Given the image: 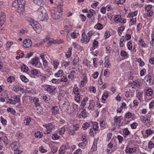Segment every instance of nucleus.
Wrapping results in <instances>:
<instances>
[{
	"label": "nucleus",
	"instance_id": "obj_1",
	"mask_svg": "<svg viewBox=\"0 0 154 154\" xmlns=\"http://www.w3.org/2000/svg\"><path fill=\"white\" fill-rule=\"evenodd\" d=\"M38 18L41 21H46L48 19L47 11L44 8L39 9L37 12Z\"/></svg>",
	"mask_w": 154,
	"mask_h": 154
},
{
	"label": "nucleus",
	"instance_id": "obj_2",
	"mask_svg": "<svg viewBox=\"0 0 154 154\" xmlns=\"http://www.w3.org/2000/svg\"><path fill=\"white\" fill-rule=\"evenodd\" d=\"M62 14V12H58L57 11V10L54 11L52 10L51 12V17L55 20L59 19L61 16Z\"/></svg>",
	"mask_w": 154,
	"mask_h": 154
},
{
	"label": "nucleus",
	"instance_id": "obj_3",
	"mask_svg": "<svg viewBox=\"0 0 154 154\" xmlns=\"http://www.w3.org/2000/svg\"><path fill=\"white\" fill-rule=\"evenodd\" d=\"M31 63L33 66H37L38 68L42 66L41 63L39 62V58L37 57L32 58Z\"/></svg>",
	"mask_w": 154,
	"mask_h": 154
},
{
	"label": "nucleus",
	"instance_id": "obj_4",
	"mask_svg": "<svg viewBox=\"0 0 154 154\" xmlns=\"http://www.w3.org/2000/svg\"><path fill=\"white\" fill-rule=\"evenodd\" d=\"M81 92L79 90V89L78 88L76 87L74 88L73 90V92L75 95V100L77 102H79L80 100V92Z\"/></svg>",
	"mask_w": 154,
	"mask_h": 154
},
{
	"label": "nucleus",
	"instance_id": "obj_5",
	"mask_svg": "<svg viewBox=\"0 0 154 154\" xmlns=\"http://www.w3.org/2000/svg\"><path fill=\"white\" fill-rule=\"evenodd\" d=\"M57 88L54 86H49L47 89V91L51 95H54L56 92Z\"/></svg>",
	"mask_w": 154,
	"mask_h": 154
},
{
	"label": "nucleus",
	"instance_id": "obj_6",
	"mask_svg": "<svg viewBox=\"0 0 154 154\" xmlns=\"http://www.w3.org/2000/svg\"><path fill=\"white\" fill-rule=\"evenodd\" d=\"M66 145H62L60 149L59 152L60 154H64L66 150L70 148V146L69 145V143H67Z\"/></svg>",
	"mask_w": 154,
	"mask_h": 154
},
{
	"label": "nucleus",
	"instance_id": "obj_7",
	"mask_svg": "<svg viewBox=\"0 0 154 154\" xmlns=\"http://www.w3.org/2000/svg\"><path fill=\"white\" fill-rule=\"evenodd\" d=\"M26 2L25 0H15L13 3L12 6L17 8L19 5H20L22 4H24Z\"/></svg>",
	"mask_w": 154,
	"mask_h": 154
},
{
	"label": "nucleus",
	"instance_id": "obj_8",
	"mask_svg": "<svg viewBox=\"0 0 154 154\" xmlns=\"http://www.w3.org/2000/svg\"><path fill=\"white\" fill-rule=\"evenodd\" d=\"M32 27L36 31L40 29V25L36 21H34L31 24H30Z\"/></svg>",
	"mask_w": 154,
	"mask_h": 154
},
{
	"label": "nucleus",
	"instance_id": "obj_9",
	"mask_svg": "<svg viewBox=\"0 0 154 154\" xmlns=\"http://www.w3.org/2000/svg\"><path fill=\"white\" fill-rule=\"evenodd\" d=\"M26 4V2L24 4H22L18 6V8L17 10V12L19 13L20 15L23 14L25 11L24 7L25 5Z\"/></svg>",
	"mask_w": 154,
	"mask_h": 154
},
{
	"label": "nucleus",
	"instance_id": "obj_10",
	"mask_svg": "<svg viewBox=\"0 0 154 154\" xmlns=\"http://www.w3.org/2000/svg\"><path fill=\"white\" fill-rule=\"evenodd\" d=\"M137 151V148L134 147L133 148H130L127 146L125 149V152L127 153L132 154L133 153H135Z\"/></svg>",
	"mask_w": 154,
	"mask_h": 154
},
{
	"label": "nucleus",
	"instance_id": "obj_11",
	"mask_svg": "<svg viewBox=\"0 0 154 154\" xmlns=\"http://www.w3.org/2000/svg\"><path fill=\"white\" fill-rule=\"evenodd\" d=\"M23 46L25 48H28L30 47L32 45V42L31 40L29 39H26L23 41Z\"/></svg>",
	"mask_w": 154,
	"mask_h": 154
},
{
	"label": "nucleus",
	"instance_id": "obj_12",
	"mask_svg": "<svg viewBox=\"0 0 154 154\" xmlns=\"http://www.w3.org/2000/svg\"><path fill=\"white\" fill-rule=\"evenodd\" d=\"M90 40V37L86 36L85 32H83L82 33V38L81 39V41L83 42L82 43H84V42H87L88 43L89 42Z\"/></svg>",
	"mask_w": 154,
	"mask_h": 154
},
{
	"label": "nucleus",
	"instance_id": "obj_13",
	"mask_svg": "<svg viewBox=\"0 0 154 154\" xmlns=\"http://www.w3.org/2000/svg\"><path fill=\"white\" fill-rule=\"evenodd\" d=\"M29 74L31 75V76H35L36 75L37 76H38V75L40 72L39 71L36 69H33L29 71Z\"/></svg>",
	"mask_w": 154,
	"mask_h": 154
},
{
	"label": "nucleus",
	"instance_id": "obj_14",
	"mask_svg": "<svg viewBox=\"0 0 154 154\" xmlns=\"http://www.w3.org/2000/svg\"><path fill=\"white\" fill-rule=\"evenodd\" d=\"M144 89V91H145L146 95L148 96H151L153 93L152 90L151 88L148 87H146Z\"/></svg>",
	"mask_w": 154,
	"mask_h": 154
},
{
	"label": "nucleus",
	"instance_id": "obj_15",
	"mask_svg": "<svg viewBox=\"0 0 154 154\" xmlns=\"http://www.w3.org/2000/svg\"><path fill=\"white\" fill-rule=\"evenodd\" d=\"M151 80V76L149 75H146L144 79V81L146 82V85H149Z\"/></svg>",
	"mask_w": 154,
	"mask_h": 154
},
{
	"label": "nucleus",
	"instance_id": "obj_16",
	"mask_svg": "<svg viewBox=\"0 0 154 154\" xmlns=\"http://www.w3.org/2000/svg\"><path fill=\"white\" fill-rule=\"evenodd\" d=\"M52 112L54 115L58 114L59 113V109L57 106L53 107L51 109Z\"/></svg>",
	"mask_w": 154,
	"mask_h": 154
},
{
	"label": "nucleus",
	"instance_id": "obj_17",
	"mask_svg": "<svg viewBox=\"0 0 154 154\" xmlns=\"http://www.w3.org/2000/svg\"><path fill=\"white\" fill-rule=\"evenodd\" d=\"M43 126L46 128L47 129L52 130L54 127V124L53 122L49 123L48 124L43 125Z\"/></svg>",
	"mask_w": 154,
	"mask_h": 154
},
{
	"label": "nucleus",
	"instance_id": "obj_18",
	"mask_svg": "<svg viewBox=\"0 0 154 154\" xmlns=\"http://www.w3.org/2000/svg\"><path fill=\"white\" fill-rule=\"evenodd\" d=\"M88 12V13L87 14V16L89 18L96 14L95 11L93 9L90 10Z\"/></svg>",
	"mask_w": 154,
	"mask_h": 154
},
{
	"label": "nucleus",
	"instance_id": "obj_19",
	"mask_svg": "<svg viewBox=\"0 0 154 154\" xmlns=\"http://www.w3.org/2000/svg\"><path fill=\"white\" fill-rule=\"evenodd\" d=\"M19 143L17 142H14L11 143V146L14 150L18 149L19 146Z\"/></svg>",
	"mask_w": 154,
	"mask_h": 154
},
{
	"label": "nucleus",
	"instance_id": "obj_20",
	"mask_svg": "<svg viewBox=\"0 0 154 154\" xmlns=\"http://www.w3.org/2000/svg\"><path fill=\"white\" fill-rule=\"evenodd\" d=\"M121 117V116H116L115 117L114 119L115 125H117L118 123H119V124H120V123L121 122V120L122 119Z\"/></svg>",
	"mask_w": 154,
	"mask_h": 154
},
{
	"label": "nucleus",
	"instance_id": "obj_21",
	"mask_svg": "<svg viewBox=\"0 0 154 154\" xmlns=\"http://www.w3.org/2000/svg\"><path fill=\"white\" fill-rule=\"evenodd\" d=\"M64 73L62 70H59L57 73L55 74L54 75L56 77H62Z\"/></svg>",
	"mask_w": 154,
	"mask_h": 154
},
{
	"label": "nucleus",
	"instance_id": "obj_22",
	"mask_svg": "<svg viewBox=\"0 0 154 154\" xmlns=\"http://www.w3.org/2000/svg\"><path fill=\"white\" fill-rule=\"evenodd\" d=\"M13 90L14 91L16 92H18L19 91L23 92L24 89L23 88H21L19 86L16 85L14 87Z\"/></svg>",
	"mask_w": 154,
	"mask_h": 154
},
{
	"label": "nucleus",
	"instance_id": "obj_23",
	"mask_svg": "<svg viewBox=\"0 0 154 154\" xmlns=\"http://www.w3.org/2000/svg\"><path fill=\"white\" fill-rule=\"evenodd\" d=\"M94 101L91 100L89 101V105L88 107L89 109H91L92 110H93L94 109Z\"/></svg>",
	"mask_w": 154,
	"mask_h": 154
},
{
	"label": "nucleus",
	"instance_id": "obj_24",
	"mask_svg": "<svg viewBox=\"0 0 154 154\" xmlns=\"http://www.w3.org/2000/svg\"><path fill=\"white\" fill-rule=\"evenodd\" d=\"M136 60L139 63V66L142 67L145 65V63L140 58H136Z\"/></svg>",
	"mask_w": 154,
	"mask_h": 154
},
{
	"label": "nucleus",
	"instance_id": "obj_25",
	"mask_svg": "<svg viewBox=\"0 0 154 154\" xmlns=\"http://www.w3.org/2000/svg\"><path fill=\"white\" fill-rule=\"evenodd\" d=\"M105 66L106 67L108 68L110 64L109 62V58L108 56H106L105 58Z\"/></svg>",
	"mask_w": 154,
	"mask_h": 154
},
{
	"label": "nucleus",
	"instance_id": "obj_26",
	"mask_svg": "<svg viewBox=\"0 0 154 154\" xmlns=\"http://www.w3.org/2000/svg\"><path fill=\"white\" fill-rule=\"evenodd\" d=\"M140 119L142 122H145V121H147V122H150V121L148 118L144 116H141L140 117Z\"/></svg>",
	"mask_w": 154,
	"mask_h": 154
},
{
	"label": "nucleus",
	"instance_id": "obj_27",
	"mask_svg": "<svg viewBox=\"0 0 154 154\" xmlns=\"http://www.w3.org/2000/svg\"><path fill=\"white\" fill-rule=\"evenodd\" d=\"M34 3L38 5L41 6L44 4L43 0H33Z\"/></svg>",
	"mask_w": 154,
	"mask_h": 154
},
{
	"label": "nucleus",
	"instance_id": "obj_28",
	"mask_svg": "<svg viewBox=\"0 0 154 154\" xmlns=\"http://www.w3.org/2000/svg\"><path fill=\"white\" fill-rule=\"evenodd\" d=\"M138 45H141L142 47L143 48H145L146 47L145 45L146 44L142 39L140 38L138 40Z\"/></svg>",
	"mask_w": 154,
	"mask_h": 154
},
{
	"label": "nucleus",
	"instance_id": "obj_29",
	"mask_svg": "<svg viewBox=\"0 0 154 154\" xmlns=\"http://www.w3.org/2000/svg\"><path fill=\"white\" fill-rule=\"evenodd\" d=\"M33 101L35 103V106L37 107L39 106L40 105L39 103H38L39 100L38 98L37 97H34L33 99Z\"/></svg>",
	"mask_w": 154,
	"mask_h": 154
},
{
	"label": "nucleus",
	"instance_id": "obj_30",
	"mask_svg": "<svg viewBox=\"0 0 154 154\" xmlns=\"http://www.w3.org/2000/svg\"><path fill=\"white\" fill-rule=\"evenodd\" d=\"M72 48H69L68 51L66 54V56L67 57H70L72 55Z\"/></svg>",
	"mask_w": 154,
	"mask_h": 154
},
{
	"label": "nucleus",
	"instance_id": "obj_31",
	"mask_svg": "<svg viewBox=\"0 0 154 154\" xmlns=\"http://www.w3.org/2000/svg\"><path fill=\"white\" fill-rule=\"evenodd\" d=\"M21 70L24 72H26L28 70V68L26 65H23L21 67Z\"/></svg>",
	"mask_w": 154,
	"mask_h": 154
},
{
	"label": "nucleus",
	"instance_id": "obj_32",
	"mask_svg": "<svg viewBox=\"0 0 154 154\" xmlns=\"http://www.w3.org/2000/svg\"><path fill=\"white\" fill-rule=\"evenodd\" d=\"M35 137L40 138L43 136V134L42 132H40L39 131H38L37 132L35 133Z\"/></svg>",
	"mask_w": 154,
	"mask_h": 154
},
{
	"label": "nucleus",
	"instance_id": "obj_33",
	"mask_svg": "<svg viewBox=\"0 0 154 154\" xmlns=\"http://www.w3.org/2000/svg\"><path fill=\"white\" fill-rule=\"evenodd\" d=\"M79 125L78 124H75L71 125L70 128H71L74 131H76L79 129Z\"/></svg>",
	"mask_w": 154,
	"mask_h": 154
},
{
	"label": "nucleus",
	"instance_id": "obj_34",
	"mask_svg": "<svg viewBox=\"0 0 154 154\" xmlns=\"http://www.w3.org/2000/svg\"><path fill=\"white\" fill-rule=\"evenodd\" d=\"M59 134L60 135H63L65 131V129L64 127L58 129Z\"/></svg>",
	"mask_w": 154,
	"mask_h": 154
},
{
	"label": "nucleus",
	"instance_id": "obj_35",
	"mask_svg": "<svg viewBox=\"0 0 154 154\" xmlns=\"http://www.w3.org/2000/svg\"><path fill=\"white\" fill-rule=\"evenodd\" d=\"M6 144L7 145L8 144L10 141L8 139L7 137L6 136H5L2 139V141Z\"/></svg>",
	"mask_w": 154,
	"mask_h": 154
},
{
	"label": "nucleus",
	"instance_id": "obj_36",
	"mask_svg": "<svg viewBox=\"0 0 154 154\" xmlns=\"http://www.w3.org/2000/svg\"><path fill=\"white\" fill-rule=\"evenodd\" d=\"M151 40L150 41L151 45L153 46L154 42V31H153L151 35Z\"/></svg>",
	"mask_w": 154,
	"mask_h": 154
},
{
	"label": "nucleus",
	"instance_id": "obj_37",
	"mask_svg": "<svg viewBox=\"0 0 154 154\" xmlns=\"http://www.w3.org/2000/svg\"><path fill=\"white\" fill-rule=\"evenodd\" d=\"M50 41L51 42V44H59L62 43V41L58 40H54V39H52L50 40Z\"/></svg>",
	"mask_w": 154,
	"mask_h": 154
},
{
	"label": "nucleus",
	"instance_id": "obj_38",
	"mask_svg": "<svg viewBox=\"0 0 154 154\" xmlns=\"http://www.w3.org/2000/svg\"><path fill=\"white\" fill-rule=\"evenodd\" d=\"M131 86L133 85L137 87L139 86L140 85V83L138 81V79H137L135 81H133V83H131Z\"/></svg>",
	"mask_w": 154,
	"mask_h": 154
},
{
	"label": "nucleus",
	"instance_id": "obj_39",
	"mask_svg": "<svg viewBox=\"0 0 154 154\" xmlns=\"http://www.w3.org/2000/svg\"><path fill=\"white\" fill-rule=\"evenodd\" d=\"M94 28L99 30L103 28V26L102 24L100 23H97L94 26Z\"/></svg>",
	"mask_w": 154,
	"mask_h": 154
},
{
	"label": "nucleus",
	"instance_id": "obj_40",
	"mask_svg": "<svg viewBox=\"0 0 154 154\" xmlns=\"http://www.w3.org/2000/svg\"><path fill=\"white\" fill-rule=\"evenodd\" d=\"M93 128L94 129V131H96L97 130H98V123L96 122H94L93 123Z\"/></svg>",
	"mask_w": 154,
	"mask_h": 154
},
{
	"label": "nucleus",
	"instance_id": "obj_41",
	"mask_svg": "<svg viewBox=\"0 0 154 154\" xmlns=\"http://www.w3.org/2000/svg\"><path fill=\"white\" fill-rule=\"evenodd\" d=\"M132 41H131L128 42L127 44V46L128 50H132Z\"/></svg>",
	"mask_w": 154,
	"mask_h": 154
},
{
	"label": "nucleus",
	"instance_id": "obj_42",
	"mask_svg": "<svg viewBox=\"0 0 154 154\" xmlns=\"http://www.w3.org/2000/svg\"><path fill=\"white\" fill-rule=\"evenodd\" d=\"M59 64V62L57 60H55L53 61V65L54 66V68L55 69H57L58 67V66Z\"/></svg>",
	"mask_w": 154,
	"mask_h": 154
},
{
	"label": "nucleus",
	"instance_id": "obj_43",
	"mask_svg": "<svg viewBox=\"0 0 154 154\" xmlns=\"http://www.w3.org/2000/svg\"><path fill=\"white\" fill-rule=\"evenodd\" d=\"M148 147L149 149H151L154 147V143L151 141H149L148 143Z\"/></svg>",
	"mask_w": 154,
	"mask_h": 154
},
{
	"label": "nucleus",
	"instance_id": "obj_44",
	"mask_svg": "<svg viewBox=\"0 0 154 154\" xmlns=\"http://www.w3.org/2000/svg\"><path fill=\"white\" fill-rule=\"evenodd\" d=\"M42 99L45 102H48V103H50V98L49 97H48L46 96H43L42 97Z\"/></svg>",
	"mask_w": 154,
	"mask_h": 154
},
{
	"label": "nucleus",
	"instance_id": "obj_45",
	"mask_svg": "<svg viewBox=\"0 0 154 154\" xmlns=\"http://www.w3.org/2000/svg\"><path fill=\"white\" fill-rule=\"evenodd\" d=\"M20 78L22 81L25 82H27L28 81V80L24 75H21L20 76Z\"/></svg>",
	"mask_w": 154,
	"mask_h": 154
},
{
	"label": "nucleus",
	"instance_id": "obj_46",
	"mask_svg": "<svg viewBox=\"0 0 154 154\" xmlns=\"http://www.w3.org/2000/svg\"><path fill=\"white\" fill-rule=\"evenodd\" d=\"M15 78L14 76H11L9 77L7 79L8 82L10 83H12L15 81Z\"/></svg>",
	"mask_w": 154,
	"mask_h": 154
},
{
	"label": "nucleus",
	"instance_id": "obj_47",
	"mask_svg": "<svg viewBox=\"0 0 154 154\" xmlns=\"http://www.w3.org/2000/svg\"><path fill=\"white\" fill-rule=\"evenodd\" d=\"M108 94L107 92H105L102 95V99L103 100H105L108 97Z\"/></svg>",
	"mask_w": 154,
	"mask_h": 154
},
{
	"label": "nucleus",
	"instance_id": "obj_48",
	"mask_svg": "<svg viewBox=\"0 0 154 154\" xmlns=\"http://www.w3.org/2000/svg\"><path fill=\"white\" fill-rule=\"evenodd\" d=\"M31 122V118L28 117L27 118L25 119L24 121V123L26 125H27Z\"/></svg>",
	"mask_w": 154,
	"mask_h": 154
},
{
	"label": "nucleus",
	"instance_id": "obj_49",
	"mask_svg": "<svg viewBox=\"0 0 154 154\" xmlns=\"http://www.w3.org/2000/svg\"><path fill=\"white\" fill-rule=\"evenodd\" d=\"M120 55L122 57H125L128 55V54L125 51L122 50L121 51Z\"/></svg>",
	"mask_w": 154,
	"mask_h": 154
},
{
	"label": "nucleus",
	"instance_id": "obj_50",
	"mask_svg": "<svg viewBox=\"0 0 154 154\" xmlns=\"http://www.w3.org/2000/svg\"><path fill=\"white\" fill-rule=\"evenodd\" d=\"M25 19L26 20L28 21V22L30 23V24H31L34 21V20L30 18V17L27 16H26L25 17Z\"/></svg>",
	"mask_w": 154,
	"mask_h": 154
},
{
	"label": "nucleus",
	"instance_id": "obj_51",
	"mask_svg": "<svg viewBox=\"0 0 154 154\" xmlns=\"http://www.w3.org/2000/svg\"><path fill=\"white\" fill-rule=\"evenodd\" d=\"M152 133V131L149 129H148L146 131V133L147 136H149L151 135Z\"/></svg>",
	"mask_w": 154,
	"mask_h": 154
},
{
	"label": "nucleus",
	"instance_id": "obj_52",
	"mask_svg": "<svg viewBox=\"0 0 154 154\" xmlns=\"http://www.w3.org/2000/svg\"><path fill=\"white\" fill-rule=\"evenodd\" d=\"M86 145V144L84 142H82L80 143L78 146L79 147L84 149L85 148Z\"/></svg>",
	"mask_w": 154,
	"mask_h": 154
},
{
	"label": "nucleus",
	"instance_id": "obj_53",
	"mask_svg": "<svg viewBox=\"0 0 154 154\" xmlns=\"http://www.w3.org/2000/svg\"><path fill=\"white\" fill-rule=\"evenodd\" d=\"M0 118L1 120L2 124L4 125H6L7 124V120L5 119H4L2 116H1Z\"/></svg>",
	"mask_w": 154,
	"mask_h": 154
},
{
	"label": "nucleus",
	"instance_id": "obj_54",
	"mask_svg": "<svg viewBox=\"0 0 154 154\" xmlns=\"http://www.w3.org/2000/svg\"><path fill=\"white\" fill-rule=\"evenodd\" d=\"M122 38H121L120 40V46L121 47H123L124 45V44L123 43L124 39H123L124 36H122Z\"/></svg>",
	"mask_w": 154,
	"mask_h": 154
},
{
	"label": "nucleus",
	"instance_id": "obj_55",
	"mask_svg": "<svg viewBox=\"0 0 154 154\" xmlns=\"http://www.w3.org/2000/svg\"><path fill=\"white\" fill-rule=\"evenodd\" d=\"M146 73V69H143L140 71V75L141 76H143Z\"/></svg>",
	"mask_w": 154,
	"mask_h": 154
},
{
	"label": "nucleus",
	"instance_id": "obj_56",
	"mask_svg": "<svg viewBox=\"0 0 154 154\" xmlns=\"http://www.w3.org/2000/svg\"><path fill=\"white\" fill-rule=\"evenodd\" d=\"M7 103H10V104H15L16 103L14 100L11 99H8Z\"/></svg>",
	"mask_w": 154,
	"mask_h": 154
},
{
	"label": "nucleus",
	"instance_id": "obj_57",
	"mask_svg": "<svg viewBox=\"0 0 154 154\" xmlns=\"http://www.w3.org/2000/svg\"><path fill=\"white\" fill-rule=\"evenodd\" d=\"M117 138L119 140V143H122L123 140V137L119 135L117 137Z\"/></svg>",
	"mask_w": 154,
	"mask_h": 154
},
{
	"label": "nucleus",
	"instance_id": "obj_58",
	"mask_svg": "<svg viewBox=\"0 0 154 154\" xmlns=\"http://www.w3.org/2000/svg\"><path fill=\"white\" fill-rule=\"evenodd\" d=\"M69 103L68 101L67 100L66 101H64L62 105L63 107H65V106H67V108L69 109Z\"/></svg>",
	"mask_w": 154,
	"mask_h": 154
},
{
	"label": "nucleus",
	"instance_id": "obj_59",
	"mask_svg": "<svg viewBox=\"0 0 154 154\" xmlns=\"http://www.w3.org/2000/svg\"><path fill=\"white\" fill-rule=\"evenodd\" d=\"M138 124L136 122H134L131 125V128L133 129L136 128Z\"/></svg>",
	"mask_w": 154,
	"mask_h": 154
},
{
	"label": "nucleus",
	"instance_id": "obj_60",
	"mask_svg": "<svg viewBox=\"0 0 154 154\" xmlns=\"http://www.w3.org/2000/svg\"><path fill=\"white\" fill-rule=\"evenodd\" d=\"M14 100L15 101L16 103L20 101V99L19 96H15L14 97Z\"/></svg>",
	"mask_w": 154,
	"mask_h": 154
},
{
	"label": "nucleus",
	"instance_id": "obj_61",
	"mask_svg": "<svg viewBox=\"0 0 154 154\" xmlns=\"http://www.w3.org/2000/svg\"><path fill=\"white\" fill-rule=\"evenodd\" d=\"M52 137L53 140H56L59 139V136L57 134H54L52 135Z\"/></svg>",
	"mask_w": 154,
	"mask_h": 154
},
{
	"label": "nucleus",
	"instance_id": "obj_62",
	"mask_svg": "<svg viewBox=\"0 0 154 154\" xmlns=\"http://www.w3.org/2000/svg\"><path fill=\"white\" fill-rule=\"evenodd\" d=\"M51 152L53 153L56 152L57 150V148L56 146H53L51 148Z\"/></svg>",
	"mask_w": 154,
	"mask_h": 154
},
{
	"label": "nucleus",
	"instance_id": "obj_63",
	"mask_svg": "<svg viewBox=\"0 0 154 154\" xmlns=\"http://www.w3.org/2000/svg\"><path fill=\"white\" fill-rule=\"evenodd\" d=\"M125 2V0H119L117 2V4L119 6H120V5H123V3Z\"/></svg>",
	"mask_w": 154,
	"mask_h": 154
},
{
	"label": "nucleus",
	"instance_id": "obj_64",
	"mask_svg": "<svg viewBox=\"0 0 154 154\" xmlns=\"http://www.w3.org/2000/svg\"><path fill=\"white\" fill-rule=\"evenodd\" d=\"M98 42L96 40H95L94 41L93 44V46L94 48L98 46Z\"/></svg>",
	"mask_w": 154,
	"mask_h": 154
}]
</instances>
